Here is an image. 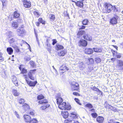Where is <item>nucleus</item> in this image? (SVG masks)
Here are the masks:
<instances>
[{
	"instance_id": "24",
	"label": "nucleus",
	"mask_w": 123,
	"mask_h": 123,
	"mask_svg": "<svg viewBox=\"0 0 123 123\" xmlns=\"http://www.w3.org/2000/svg\"><path fill=\"white\" fill-rule=\"evenodd\" d=\"M22 65H20L19 67V69L21 71V73L23 74H26L27 73V71L24 68H22Z\"/></svg>"
},
{
	"instance_id": "36",
	"label": "nucleus",
	"mask_w": 123,
	"mask_h": 123,
	"mask_svg": "<svg viewBox=\"0 0 123 123\" xmlns=\"http://www.w3.org/2000/svg\"><path fill=\"white\" fill-rule=\"evenodd\" d=\"M56 47V49L57 50L63 49L64 48V47L62 46L59 44H57Z\"/></svg>"
},
{
	"instance_id": "32",
	"label": "nucleus",
	"mask_w": 123,
	"mask_h": 123,
	"mask_svg": "<svg viewBox=\"0 0 123 123\" xmlns=\"http://www.w3.org/2000/svg\"><path fill=\"white\" fill-rule=\"evenodd\" d=\"M46 47L48 51L50 52L51 49V44L50 43H48L46 44Z\"/></svg>"
},
{
	"instance_id": "48",
	"label": "nucleus",
	"mask_w": 123,
	"mask_h": 123,
	"mask_svg": "<svg viewBox=\"0 0 123 123\" xmlns=\"http://www.w3.org/2000/svg\"><path fill=\"white\" fill-rule=\"evenodd\" d=\"M30 63L31 66L32 67H34L35 66V63L33 61H30Z\"/></svg>"
},
{
	"instance_id": "41",
	"label": "nucleus",
	"mask_w": 123,
	"mask_h": 123,
	"mask_svg": "<svg viewBox=\"0 0 123 123\" xmlns=\"http://www.w3.org/2000/svg\"><path fill=\"white\" fill-rule=\"evenodd\" d=\"M34 32H35V36L36 37L37 41V42L38 43V44L39 45V42L38 38V37H37V36H38L37 34V33L36 32L35 29H34Z\"/></svg>"
},
{
	"instance_id": "62",
	"label": "nucleus",
	"mask_w": 123,
	"mask_h": 123,
	"mask_svg": "<svg viewBox=\"0 0 123 123\" xmlns=\"http://www.w3.org/2000/svg\"><path fill=\"white\" fill-rule=\"evenodd\" d=\"M49 41H50V39H49V38L47 39V40H46V44H47L48 43H50L49 42Z\"/></svg>"
},
{
	"instance_id": "17",
	"label": "nucleus",
	"mask_w": 123,
	"mask_h": 123,
	"mask_svg": "<svg viewBox=\"0 0 123 123\" xmlns=\"http://www.w3.org/2000/svg\"><path fill=\"white\" fill-rule=\"evenodd\" d=\"M69 115L72 119H75L78 117V115L75 112L71 113Z\"/></svg>"
},
{
	"instance_id": "9",
	"label": "nucleus",
	"mask_w": 123,
	"mask_h": 123,
	"mask_svg": "<svg viewBox=\"0 0 123 123\" xmlns=\"http://www.w3.org/2000/svg\"><path fill=\"white\" fill-rule=\"evenodd\" d=\"M119 18L117 16H116L115 17L112 18L110 19V22L112 25L116 24L117 23V20Z\"/></svg>"
},
{
	"instance_id": "23",
	"label": "nucleus",
	"mask_w": 123,
	"mask_h": 123,
	"mask_svg": "<svg viewBox=\"0 0 123 123\" xmlns=\"http://www.w3.org/2000/svg\"><path fill=\"white\" fill-rule=\"evenodd\" d=\"M6 51L9 55H11L13 52V49L10 47H8L6 49Z\"/></svg>"
},
{
	"instance_id": "15",
	"label": "nucleus",
	"mask_w": 123,
	"mask_h": 123,
	"mask_svg": "<svg viewBox=\"0 0 123 123\" xmlns=\"http://www.w3.org/2000/svg\"><path fill=\"white\" fill-rule=\"evenodd\" d=\"M67 51L66 50H60L58 52V54L59 56H63L66 53Z\"/></svg>"
},
{
	"instance_id": "13",
	"label": "nucleus",
	"mask_w": 123,
	"mask_h": 123,
	"mask_svg": "<svg viewBox=\"0 0 123 123\" xmlns=\"http://www.w3.org/2000/svg\"><path fill=\"white\" fill-rule=\"evenodd\" d=\"M117 67L119 69L123 70V62L121 60H119Z\"/></svg>"
},
{
	"instance_id": "34",
	"label": "nucleus",
	"mask_w": 123,
	"mask_h": 123,
	"mask_svg": "<svg viewBox=\"0 0 123 123\" xmlns=\"http://www.w3.org/2000/svg\"><path fill=\"white\" fill-rule=\"evenodd\" d=\"M57 103L59 105V104L62 103L63 101L61 97H59L57 99Z\"/></svg>"
},
{
	"instance_id": "59",
	"label": "nucleus",
	"mask_w": 123,
	"mask_h": 123,
	"mask_svg": "<svg viewBox=\"0 0 123 123\" xmlns=\"http://www.w3.org/2000/svg\"><path fill=\"white\" fill-rule=\"evenodd\" d=\"M73 94L74 95H75V96H80V94H79L78 93H77V92H73Z\"/></svg>"
},
{
	"instance_id": "5",
	"label": "nucleus",
	"mask_w": 123,
	"mask_h": 123,
	"mask_svg": "<svg viewBox=\"0 0 123 123\" xmlns=\"http://www.w3.org/2000/svg\"><path fill=\"white\" fill-rule=\"evenodd\" d=\"M36 71V69L31 70L28 73L29 78L32 80H34L35 79Z\"/></svg>"
},
{
	"instance_id": "47",
	"label": "nucleus",
	"mask_w": 123,
	"mask_h": 123,
	"mask_svg": "<svg viewBox=\"0 0 123 123\" xmlns=\"http://www.w3.org/2000/svg\"><path fill=\"white\" fill-rule=\"evenodd\" d=\"M31 59V58L29 56H26L25 58V60L26 61H28L30 60Z\"/></svg>"
},
{
	"instance_id": "49",
	"label": "nucleus",
	"mask_w": 123,
	"mask_h": 123,
	"mask_svg": "<svg viewBox=\"0 0 123 123\" xmlns=\"http://www.w3.org/2000/svg\"><path fill=\"white\" fill-rule=\"evenodd\" d=\"M12 47L14 48H15V49L17 52H19V49L17 46H12Z\"/></svg>"
},
{
	"instance_id": "39",
	"label": "nucleus",
	"mask_w": 123,
	"mask_h": 123,
	"mask_svg": "<svg viewBox=\"0 0 123 123\" xmlns=\"http://www.w3.org/2000/svg\"><path fill=\"white\" fill-rule=\"evenodd\" d=\"M85 106L89 109H91L93 107V106L90 103H88L86 104L85 105Z\"/></svg>"
},
{
	"instance_id": "64",
	"label": "nucleus",
	"mask_w": 123,
	"mask_h": 123,
	"mask_svg": "<svg viewBox=\"0 0 123 123\" xmlns=\"http://www.w3.org/2000/svg\"><path fill=\"white\" fill-rule=\"evenodd\" d=\"M80 29H84L85 28V26H84L82 25L81 26H80Z\"/></svg>"
},
{
	"instance_id": "11",
	"label": "nucleus",
	"mask_w": 123,
	"mask_h": 123,
	"mask_svg": "<svg viewBox=\"0 0 123 123\" xmlns=\"http://www.w3.org/2000/svg\"><path fill=\"white\" fill-rule=\"evenodd\" d=\"M79 44L80 46H86L87 44V41L81 39L79 42Z\"/></svg>"
},
{
	"instance_id": "10",
	"label": "nucleus",
	"mask_w": 123,
	"mask_h": 123,
	"mask_svg": "<svg viewBox=\"0 0 123 123\" xmlns=\"http://www.w3.org/2000/svg\"><path fill=\"white\" fill-rule=\"evenodd\" d=\"M22 1L23 2L24 7L27 8H29L31 7V3L30 2L27 1V0H22Z\"/></svg>"
},
{
	"instance_id": "26",
	"label": "nucleus",
	"mask_w": 123,
	"mask_h": 123,
	"mask_svg": "<svg viewBox=\"0 0 123 123\" xmlns=\"http://www.w3.org/2000/svg\"><path fill=\"white\" fill-rule=\"evenodd\" d=\"M12 92L14 96H17L19 94V93L18 92L17 90L15 89H12Z\"/></svg>"
},
{
	"instance_id": "52",
	"label": "nucleus",
	"mask_w": 123,
	"mask_h": 123,
	"mask_svg": "<svg viewBox=\"0 0 123 123\" xmlns=\"http://www.w3.org/2000/svg\"><path fill=\"white\" fill-rule=\"evenodd\" d=\"M75 101L79 104L81 105V104L80 103V100L77 98H75L74 99Z\"/></svg>"
},
{
	"instance_id": "30",
	"label": "nucleus",
	"mask_w": 123,
	"mask_h": 123,
	"mask_svg": "<svg viewBox=\"0 0 123 123\" xmlns=\"http://www.w3.org/2000/svg\"><path fill=\"white\" fill-rule=\"evenodd\" d=\"M20 14L18 11H16L14 12L13 16L15 18H17L19 17Z\"/></svg>"
},
{
	"instance_id": "8",
	"label": "nucleus",
	"mask_w": 123,
	"mask_h": 123,
	"mask_svg": "<svg viewBox=\"0 0 123 123\" xmlns=\"http://www.w3.org/2000/svg\"><path fill=\"white\" fill-rule=\"evenodd\" d=\"M25 32V30L22 28H20L17 30V35L19 36H23Z\"/></svg>"
},
{
	"instance_id": "56",
	"label": "nucleus",
	"mask_w": 123,
	"mask_h": 123,
	"mask_svg": "<svg viewBox=\"0 0 123 123\" xmlns=\"http://www.w3.org/2000/svg\"><path fill=\"white\" fill-rule=\"evenodd\" d=\"M115 122L113 119H111L108 121V123H115Z\"/></svg>"
},
{
	"instance_id": "63",
	"label": "nucleus",
	"mask_w": 123,
	"mask_h": 123,
	"mask_svg": "<svg viewBox=\"0 0 123 123\" xmlns=\"http://www.w3.org/2000/svg\"><path fill=\"white\" fill-rule=\"evenodd\" d=\"M2 3L3 5V6L5 5L4 3H5L6 0H1Z\"/></svg>"
},
{
	"instance_id": "50",
	"label": "nucleus",
	"mask_w": 123,
	"mask_h": 123,
	"mask_svg": "<svg viewBox=\"0 0 123 123\" xmlns=\"http://www.w3.org/2000/svg\"><path fill=\"white\" fill-rule=\"evenodd\" d=\"M15 41V38H13L10 39L9 41V42L10 43H12L14 42Z\"/></svg>"
},
{
	"instance_id": "37",
	"label": "nucleus",
	"mask_w": 123,
	"mask_h": 123,
	"mask_svg": "<svg viewBox=\"0 0 123 123\" xmlns=\"http://www.w3.org/2000/svg\"><path fill=\"white\" fill-rule=\"evenodd\" d=\"M1 75L3 77L5 78L7 77V74L5 71H3L1 73Z\"/></svg>"
},
{
	"instance_id": "42",
	"label": "nucleus",
	"mask_w": 123,
	"mask_h": 123,
	"mask_svg": "<svg viewBox=\"0 0 123 123\" xmlns=\"http://www.w3.org/2000/svg\"><path fill=\"white\" fill-rule=\"evenodd\" d=\"M28 113L32 115H34L35 114L34 111L31 110H30V111L28 112Z\"/></svg>"
},
{
	"instance_id": "7",
	"label": "nucleus",
	"mask_w": 123,
	"mask_h": 123,
	"mask_svg": "<svg viewBox=\"0 0 123 123\" xmlns=\"http://www.w3.org/2000/svg\"><path fill=\"white\" fill-rule=\"evenodd\" d=\"M71 88L73 90H77L79 87V84L75 82H72L71 83Z\"/></svg>"
},
{
	"instance_id": "45",
	"label": "nucleus",
	"mask_w": 123,
	"mask_h": 123,
	"mask_svg": "<svg viewBox=\"0 0 123 123\" xmlns=\"http://www.w3.org/2000/svg\"><path fill=\"white\" fill-rule=\"evenodd\" d=\"M50 19L52 20H54L55 18V15L54 14H51L49 16Z\"/></svg>"
},
{
	"instance_id": "28",
	"label": "nucleus",
	"mask_w": 123,
	"mask_h": 123,
	"mask_svg": "<svg viewBox=\"0 0 123 123\" xmlns=\"http://www.w3.org/2000/svg\"><path fill=\"white\" fill-rule=\"evenodd\" d=\"M46 104H44V105L40 107V109L42 110H44L47 108L49 107V105Z\"/></svg>"
},
{
	"instance_id": "27",
	"label": "nucleus",
	"mask_w": 123,
	"mask_h": 123,
	"mask_svg": "<svg viewBox=\"0 0 123 123\" xmlns=\"http://www.w3.org/2000/svg\"><path fill=\"white\" fill-rule=\"evenodd\" d=\"M93 49L94 51L96 52H101L102 50V49L99 48H94Z\"/></svg>"
},
{
	"instance_id": "3",
	"label": "nucleus",
	"mask_w": 123,
	"mask_h": 123,
	"mask_svg": "<svg viewBox=\"0 0 123 123\" xmlns=\"http://www.w3.org/2000/svg\"><path fill=\"white\" fill-rule=\"evenodd\" d=\"M58 107L61 110H69L71 108V106L70 105H67L66 103L65 102L59 104Z\"/></svg>"
},
{
	"instance_id": "58",
	"label": "nucleus",
	"mask_w": 123,
	"mask_h": 123,
	"mask_svg": "<svg viewBox=\"0 0 123 123\" xmlns=\"http://www.w3.org/2000/svg\"><path fill=\"white\" fill-rule=\"evenodd\" d=\"M121 56V54H117L116 55V57H117V58H120Z\"/></svg>"
},
{
	"instance_id": "25",
	"label": "nucleus",
	"mask_w": 123,
	"mask_h": 123,
	"mask_svg": "<svg viewBox=\"0 0 123 123\" xmlns=\"http://www.w3.org/2000/svg\"><path fill=\"white\" fill-rule=\"evenodd\" d=\"M23 108L24 110L25 111H27L29 109V106L28 105L25 103L23 106Z\"/></svg>"
},
{
	"instance_id": "55",
	"label": "nucleus",
	"mask_w": 123,
	"mask_h": 123,
	"mask_svg": "<svg viewBox=\"0 0 123 123\" xmlns=\"http://www.w3.org/2000/svg\"><path fill=\"white\" fill-rule=\"evenodd\" d=\"M14 113L15 115H16V116L17 117V118H20V117L19 115V114L17 111H15L14 112Z\"/></svg>"
},
{
	"instance_id": "4",
	"label": "nucleus",
	"mask_w": 123,
	"mask_h": 123,
	"mask_svg": "<svg viewBox=\"0 0 123 123\" xmlns=\"http://www.w3.org/2000/svg\"><path fill=\"white\" fill-rule=\"evenodd\" d=\"M44 98V96L42 94L38 95L37 97V99L38 100H40L38 102V103L42 104L47 103L48 100L46 99H43Z\"/></svg>"
},
{
	"instance_id": "19",
	"label": "nucleus",
	"mask_w": 123,
	"mask_h": 123,
	"mask_svg": "<svg viewBox=\"0 0 123 123\" xmlns=\"http://www.w3.org/2000/svg\"><path fill=\"white\" fill-rule=\"evenodd\" d=\"M97 121L99 123H101L103 122L104 118L102 116H98L97 118Z\"/></svg>"
},
{
	"instance_id": "14",
	"label": "nucleus",
	"mask_w": 123,
	"mask_h": 123,
	"mask_svg": "<svg viewBox=\"0 0 123 123\" xmlns=\"http://www.w3.org/2000/svg\"><path fill=\"white\" fill-rule=\"evenodd\" d=\"M12 80L15 85L17 86L18 85L17 78L15 76L13 75L11 77Z\"/></svg>"
},
{
	"instance_id": "51",
	"label": "nucleus",
	"mask_w": 123,
	"mask_h": 123,
	"mask_svg": "<svg viewBox=\"0 0 123 123\" xmlns=\"http://www.w3.org/2000/svg\"><path fill=\"white\" fill-rule=\"evenodd\" d=\"M92 116L94 118H96L97 116V114L96 113H93L91 114Z\"/></svg>"
},
{
	"instance_id": "21",
	"label": "nucleus",
	"mask_w": 123,
	"mask_h": 123,
	"mask_svg": "<svg viewBox=\"0 0 123 123\" xmlns=\"http://www.w3.org/2000/svg\"><path fill=\"white\" fill-rule=\"evenodd\" d=\"M18 24L17 22H13L12 23L11 26L13 29H16L18 27Z\"/></svg>"
},
{
	"instance_id": "16",
	"label": "nucleus",
	"mask_w": 123,
	"mask_h": 123,
	"mask_svg": "<svg viewBox=\"0 0 123 123\" xmlns=\"http://www.w3.org/2000/svg\"><path fill=\"white\" fill-rule=\"evenodd\" d=\"M86 53L88 54H91L93 52V50L91 48H86L85 51Z\"/></svg>"
},
{
	"instance_id": "12",
	"label": "nucleus",
	"mask_w": 123,
	"mask_h": 123,
	"mask_svg": "<svg viewBox=\"0 0 123 123\" xmlns=\"http://www.w3.org/2000/svg\"><path fill=\"white\" fill-rule=\"evenodd\" d=\"M23 117L25 121L28 123H29L32 119L29 116L27 115H24Z\"/></svg>"
},
{
	"instance_id": "2",
	"label": "nucleus",
	"mask_w": 123,
	"mask_h": 123,
	"mask_svg": "<svg viewBox=\"0 0 123 123\" xmlns=\"http://www.w3.org/2000/svg\"><path fill=\"white\" fill-rule=\"evenodd\" d=\"M70 68L67 66L66 64H63L60 68L59 71L61 74H62L64 73L66 71H68L69 70Z\"/></svg>"
},
{
	"instance_id": "43",
	"label": "nucleus",
	"mask_w": 123,
	"mask_h": 123,
	"mask_svg": "<svg viewBox=\"0 0 123 123\" xmlns=\"http://www.w3.org/2000/svg\"><path fill=\"white\" fill-rule=\"evenodd\" d=\"M38 21L39 22L42 23L43 24H45V21L43 20L42 18H40L38 19Z\"/></svg>"
},
{
	"instance_id": "61",
	"label": "nucleus",
	"mask_w": 123,
	"mask_h": 123,
	"mask_svg": "<svg viewBox=\"0 0 123 123\" xmlns=\"http://www.w3.org/2000/svg\"><path fill=\"white\" fill-rule=\"evenodd\" d=\"M113 10L114 12H117V10L116 8L115 7V6H113Z\"/></svg>"
},
{
	"instance_id": "57",
	"label": "nucleus",
	"mask_w": 123,
	"mask_h": 123,
	"mask_svg": "<svg viewBox=\"0 0 123 123\" xmlns=\"http://www.w3.org/2000/svg\"><path fill=\"white\" fill-rule=\"evenodd\" d=\"M34 14L35 15L37 16V17L39 15L38 12L36 11H35L34 12Z\"/></svg>"
},
{
	"instance_id": "22",
	"label": "nucleus",
	"mask_w": 123,
	"mask_h": 123,
	"mask_svg": "<svg viewBox=\"0 0 123 123\" xmlns=\"http://www.w3.org/2000/svg\"><path fill=\"white\" fill-rule=\"evenodd\" d=\"M65 122L66 123L70 122L72 123H80L77 121H75L74 120H71L69 119H66L65 121Z\"/></svg>"
},
{
	"instance_id": "38",
	"label": "nucleus",
	"mask_w": 123,
	"mask_h": 123,
	"mask_svg": "<svg viewBox=\"0 0 123 123\" xmlns=\"http://www.w3.org/2000/svg\"><path fill=\"white\" fill-rule=\"evenodd\" d=\"M29 123H38L37 120L35 118L32 119Z\"/></svg>"
},
{
	"instance_id": "6",
	"label": "nucleus",
	"mask_w": 123,
	"mask_h": 123,
	"mask_svg": "<svg viewBox=\"0 0 123 123\" xmlns=\"http://www.w3.org/2000/svg\"><path fill=\"white\" fill-rule=\"evenodd\" d=\"M25 79V80L26 81L27 83L29 86H35L36 84L37 83V81H31L29 80L28 78L26 77V75H24Z\"/></svg>"
},
{
	"instance_id": "40",
	"label": "nucleus",
	"mask_w": 123,
	"mask_h": 123,
	"mask_svg": "<svg viewBox=\"0 0 123 123\" xmlns=\"http://www.w3.org/2000/svg\"><path fill=\"white\" fill-rule=\"evenodd\" d=\"M88 21L86 19L84 20L82 22V24L84 25H87L88 22Z\"/></svg>"
},
{
	"instance_id": "1",
	"label": "nucleus",
	"mask_w": 123,
	"mask_h": 123,
	"mask_svg": "<svg viewBox=\"0 0 123 123\" xmlns=\"http://www.w3.org/2000/svg\"><path fill=\"white\" fill-rule=\"evenodd\" d=\"M104 8L103 10V11L105 13L110 12L113 9V6L111 4L105 3L104 5Z\"/></svg>"
},
{
	"instance_id": "60",
	"label": "nucleus",
	"mask_w": 123,
	"mask_h": 123,
	"mask_svg": "<svg viewBox=\"0 0 123 123\" xmlns=\"http://www.w3.org/2000/svg\"><path fill=\"white\" fill-rule=\"evenodd\" d=\"M53 42L52 43V44L53 45H54L57 42L56 41L55 39H53Z\"/></svg>"
},
{
	"instance_id": "53",
	"label": "nucleus",
	"mask_w": 123,
	"mask_h": 123,
	"mask_svg": "<svg viewBox=\"0 0 123 123\" xmlns=\"http://www.w3.org/2000/svg\"><path fill=\"white\" fill-rule=\"evenodd\" d=\"M8 36L10 37L14 36V35L13 33L11 31H9V35Z\"/></svg>"
},
{
	"instance_id": "18",
	"label": "nucleus",
	"mask_w": 123,
	"mask_h": 123,
	"mask_svg": "<svg viewBox=\"0 0 123 123\" xmlns=\"http://www.w3.org/2000/svg\"><path fill=\"white\" fill-rule=\"evenodd\" d=\"M83 37L85 39L87 40L91 41L92 39L91 36L87 34H85L83 36Z\"/></svg>"
},
{
	"instance_id": "54",
	"label": "nucleus",
	"mask_w": 123,
	"mask_h": 123,
	"mask_svg": "<svg viewBox=\"0 0 123 123\" xmlns=\"http://www.w3.org/2000/svg\"><path fill=\"white\" fill-rule=\"evenodd\" d=\"M2 53L0 52V61H2L4 60L2 56Z\"/></svg>"
},
{
	"instance_id": "46",
	"label": "nucleus",
	"mask_w": 123,
	"mask_h": 123,
	"mask_svg": "<svg viewBox=\"0 0 123 123\" xmlns=\"http://www.w3.org/2000/svg\"><path fill=\"white\" fill-rule=\"evenodd\" d=\"M25 102L24 100L22 98H21L19 100V103L20 104H23Z\"/></svg>"
},
{
	"instance_id": "44",
	"label": "nucleus",
	"mask_w": 123,
	"mask_h": 123,
	"mask_svg": "<svg viewBox=\"0 0 123 123\" xmlns=\"http://www.w3.org/2000/svg\"><path fill=\"white\" fill-rule=\"evenodd\" d=\"M95 61L97 63H99L101 61V59L98 57H97L95 58Z\"/></svg>"
},
{
	"instance_id": "33",
	"label": "nucleus",
	"mask_w": 123,
	"mask_h": 123,
	"mask_svg": "<svg viewBox=\"0 0 123 123\" xmlns=\"http://www.w3.org/2000/svg\"><path fill=\"white\" fill-rule=\"evenodd\" d=\"M76 4L77 6L80 7H82L83 6V3L82 1H78L76 3Z\"/></svg>"
},
{
	"instance_id": "31",
	"label": "nucleus",
	"mask_w": 123,
	"mask_h": 123,
	"mask_svg": "<svg viewBox=\"0 0 123 123\" xmlns=\"http://www.w3.org/2000/svg\"><path fill=\"white\" fill-rule=\"evenodd\" d=\"M107 107L109 109H110L111 110L113 111H117V110L116 109L115 107H113L109 105H108L107 106Z\"/></svg>"
},
{
	"instance_id": "20",
	"label": "nucleus",
	"mask_w": 123,
	"mask_h": 123,
	"mask_svg": "<svg viewBox=\"0 0 123 123\" xmlns=\"http://www.w3.org/2000/svg\"><path fill=\"white\" fill-rule=\"evenodd\" d=\"M61 115L65 118L68 117V114L67 111H62Z\"/></svg>"
},
{
	"instance_id": "29",
	"label": "nucleus",
	"mask_w": 123,
	"mask_h": 123,
	"mask_svg": "<svg viewBox=\"0 0 123 123\" xmlns=\"http://www.w3.org/2000/svg\"><path fill=\"white\" fill-rule=\"evenodd\" d=\"M85 32L84 31L80 30L78 31L77 35L78 36H80L83 34H85Z\"/></svg>"
},
{
	"instance_id": "35",
	"label": "nucleus",
	"mask_w": 123,
	"mask_h": 123,
	"mask_svg": "<svg viewBox=\"0 0 123 123\" xmlns=\"http://www.w3.org/2000/svg\"><path fill=\"white\" fill-rule=\"evenodd\" d=\"M92 89L94 91H97V92H100V93H101V94L102 95V92L98 89L97 88H96V87L94 86L92 88Z\"/></svg>"
}]
</instances>
